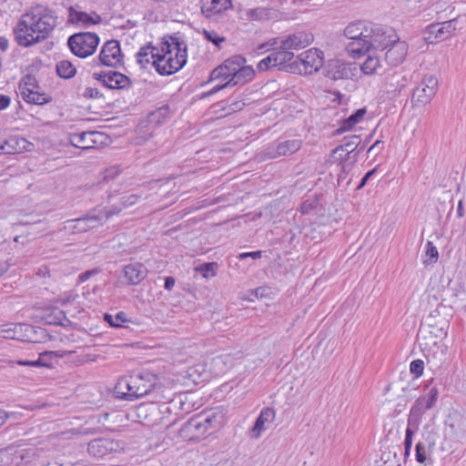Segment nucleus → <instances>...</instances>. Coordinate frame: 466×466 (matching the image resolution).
<instances>
[{"instance_id": "obj_1", "label": "nucleus", "mask_w": 466, "mask_h": 466, "mask_svg": "<svg viewBox=\"0 0 466 466\" xmlns=\"http://www.w3.org/2000/svg\"><path fill=\"white\" fill-rule=\"evenodd\" d=\"M58 24V16L54 10L35 5L22 15L14 28L15 40L24 47L34 46L48 38Z\"/></svg>"}, {"instance_id": "obj_2", "label": "nucleus", "mask_w": 466, "mask_h": 466, "mask_svg": "<svg viewBox=\"0 0 466 466\" xmlns=\"http://www.w3.org/2000/svg\"><path fill=\"white\" fill-rule=\"evenodd\" d=\"M245 63L246 59L241 56H231L211 72L210 79L225 81L230 86L245 84L255 75L254 69Z\"/></svg>"}, {"instance_id": "obj_3", "label": "nucleus", "mask_w": 466, "mask_h": 466, "mask_svg": "<svg viewBox=\"0 0 466 466\" xmlns=\"http://www.w3.org/2000/svg\"><path fill=\"white\" fill-rule=\"evenodd\" d=\"M172 42L163 44L162 52H158L157 59L152 66L163 76H169L178 71L187 62V47L180 44L177 38H171Z\"/></svg>"}, {"instance_id": "obj_4", "label": "nucleus", "mask_w": 466, "mask_h": 466, "mask_svg": "<svg viewBox=\"0 0 466 466\" xmlns=\"http://www.w3.org/2000/svg\"><path fill=\"white\" fill-rule=\"evenodd\" d=\"M368 37L364 39V43H360L363 55L373 49L385 50L391 43L398 40V35L395 30L389 26H382L380 25H373L370 23L369 27Z\"/></svg>"}, {"instance_id": "obj_5", "label": "nucleus", "mask_w": 466, "mask_h": 466, "mask_svg": "<svg viewBox=\"0 0 466 466\" xmlns=\"http://www.w3.org/2000/svg\"><path fill=\"white\" fill-rule=\"evenodd\" d=\"M323 53L317 48H310L299 56L297 60L289 65L290 71L300 75H311L323 66Z\"/></svg>"}, {"instance_id": "obj_6", "label": "nucleus", "mask_w": 466, "mask_h": 466, "mask_svg": "<svg viewBox=\"0 0 466 466\" xmlns=\"http://www.w3.org/2000/svg\"><path fill=\"white\" fill-rule=\"evenodd\" d=\"M99 44V37L96 33L83 32L69 36L67 45L72 53L78 57L85 58L96 51Z\"/></svg>"}, {"instance_id": "obj_7", "label": "nucleus", "mask_w": 466, "mask_h": 466, "mask_svg": "<svg viewBox=\"0 0 466 466\" xmlns=\"http://www.w3.org/2000/svg\"><path fill=\"white\" fill-rule=\"evenodd\" d=\"M370 23L357 21L348 25L344 30V35L349 39L352 40L347 46L348 53L354 58L360 57L363 55L360 43H364V39H367L369 27Z\"/></svg>"}, {"instance_id": "obj_8", "label": "nucleus", "mask_w": 466, "mask_h": 466, "mask_svg": "<svg viewBox=\"0 0 466 466\" xmlns=\"http://www.w3.org/2000/svg\"><path fill=\"white\" fill-rule=\"evenodd\" d=\"M438 84L439 82L435 76H425L420 84L413 90L412 103L417 106L429 104L437 93Z\"/></svg>"}, {"instance_id": "obj_9", "label": "nucleus", "mask_w": 466, "mask_h": 466, "mask_svg": "<svg viewBox=\"0 0 466 466\" xmlns=\"http://www.w3.org/2000/svg\"><path fill=\"white\" fill-rule=\"evenodd\" d=\"M128 380L129 387H131L129 396L132 400H135L151 392L155 388L157 378L155 374L146 371L129 376Z\"/></svg>"}, {"instance_id": "obj_10", "label": "nucleus", "mask_w": 466, "mask_h": 466, "mask_svg": "<svg viewBox=\"0 0 466 466\" xmlns=\"http://www.w3.org/2000/svg\"><path fill=\"white\" fill-rule=\"evenodd\" d=\"M438 390L431 388L427 395L419 397L414 404L412 405L408 422L411 426H419L420 423L422 414L427 410L434 407L438 399Z\"/></svg>"}, {"instance_id": "obj_11", "label": "nucleus", "mask_w": 466, "mask_h": 466, "mask_svg": "<svg viewBox=\"0 0 466 466\" xmlns=\"http://www.w3.org/2000/svg\"><path fill=\"white\" fill-rule=\"evenodd\" d=\"M108 137L106 134L98 131H87L73 133L69 135L70 144L77 148L89 149L96 148L107 143Z\"/></svg>"}, {"instance_id": "obj_12", "label": "nucleus", "mask_w": 466, "mask_h": 466, "mask_svg": "<svg viewBox=\"0 0 466 466\" xmlns=\"http://www.w3.org/2000/svg\"><path fill=\"white\" fill-rule=\"evenodd\" d=\"M122 447L118 441L109 438H98L88 443L87 451L90 455L96 458H103L107 454L116 452Z\"/></svg>"}, {"instance_id": "obj_13", "label": "nucleus", "mask_w": 466, "mask_h": 466, "mask_svg": "<svg viewBox=\"0 0 466 466\" xmlns=\"http://www.w3.org/2000/svg\"><path fill=\"white\" fill-rule=\"evenodd\" d=\"M122 63L120 44L116 40L107 41L102 47L99 54V64L106 66L116 67Z\"/></svg>"}, {"instance_id": "obj_14", "label": "nucleus", "mask_w": 466, "mask_h": 466, "mask_svg": "<svg viewBox=\"0 0 466 466\" xmlns=\"http://www.w3.org/2000/svg\"><path fill=\"white\" fill-rule=\"evenodd\" d=\"M93 77L111 89L127 88L131 84L130 79L127 76L116 71H109L107 73H94Z\"/></svg>"}, {"instance_id": "obj_15", "label": "nucleus", "mask_w": 466, "mask_h": 466, "mask_svg": "<svg viewBox=\"0 0 466 466\" xmlns=\"http://www.w3.org/2000/svg\"><path fill=\"white\" fill-rule=\"evenodd\" d=\"M30 329H33V326L26 323L5 324L0 326V336L28 342Z\"/></svg>"}, {"instance_id": "obj_16", "label": "nucleus", "mask_w": 466, "mask_h": 466, "mask_svg": "<svg viewBox=\"0 0 466 466\" xmlns=\"http://www.w3.org/2000/svg\"><path fill=\"white\" fill-rule=\"evenodd\" d=\"M409 46L405 41L398 40L386 48L385 61L391 66L403 63L408 54Z\"/></svg>"}, {"instance_id": "obj_17", "label": "nucleus", "mask_w": 466, "mask_h": 466, "mask_svg": "<svg viewBox=\"0 0 466 466\" xmlns=\"http://www.w3.org/2000/svg\"><path fill=\"white\" fill-rule=\"evenodd\" d=\"M102 224V216L88 214L83 218L66 221V228L73 233L86 232Z\"/></svg>"}, {"instance_id": "obj_18", "label": "nucleus", "mask_w": 466, "mask_h": 466, "mask_svg": "<svg viewBox=\"0 0 466 466\" xmlns=\"http://www.w3.org/2000/svg\"><path fill=\"white\" fill-rule=\"evenodd\" d=\"M168 412L169 408L166 404L157 405L155 403H148L138 408V416L140 418L144 416L147 423L152 425L162 423L163 417L158 418V416Z\"/></svg>"}, {"instance_id": "obj_19", "label": "nucleus", "mask_w": 466, "mask_h": 466, "mask_svg": "<svg viewBox=\"0 0 466 466\" xmlns=\"http://www.w3.org/2000/svg\"><path fill=\"white\" fill-rule=\"evenodd\" d=\"M312 41V37L306 33L299 32L288 35L280 41V47L283 50H299L308 46Z\"/></svg>"}, {"instance_id": "obj_20", "label": "nucleus", "mask_w": 466, "mask_h": 466, "mask_svg": "<svg viewBox=\"0 0 466 466\" xmlns=\"http://www.w3.org/2000/svg\"><path fill=\"white\" fill-rule=\"evenodd\" d=\"M102 21L101 16L96 13L87 14L86 12L77 11L73 6L68 8V23L81 24L87 26L90 25H98Z\"/></svg>"}, {"instance_id": "obj_21", "label": "nucleus", "mask_w": 466, "mask_h": 466, "mask_svg": "<svg viewBox=\"0 0 466 466\" xmlns=\"http://www.w3.org/2000/svg\"><path fill=\"white\" fill-rule=\"evenodd\" d=\"M123 271L127 283L129 285L139 284L147 274L146 267L140 263L128 264Z\"/></svg>"}, {"instance_id": "obj_22", "label": "nucleus", "mask_w": 466, "mask_h": 466, "mask_svg": "<svg viewBox=\"0 0 466 466\" xmlns=\"http://www.w3.org/2000/svg\"><path fill=\"white\" fill-rule=\"evenodd\" d=\"M205 429V425L202 420V417L199 415L191 418L187 420L180 430V434L183 437H187L189 439L197 438L198 435L204 434L207 431H203Z\"/></svg>"}, {"instance_id": "obj_23", "label": "nucleus", "mask_w": 466, "mask_h": 466, "mask_svg": "<svg viewBox=\"0 0 466 466\" xmlns=\"http://www.w3.org/2000/svg\"><path fill=\"white\" fill-rule=\"evenodd\" d=\"M361 139L360 136H350L345 137L343 139V143L338 146L333 151L332 154L335 157L336 155H339V159L344 160L347 159L350 153H352L360 145Z\"/></svg>"}, {"instance_id": "obj_24", "label": "nucleus", "mask_w": 466, "mask_h": 466, "mask_svg": "<svg viewBox=\"0 0 466 466\" xmlns=\"http://www.w3.org/2000/svg\"><path fill=\"white\" fill-rule=\"evenodd\" d=\"M202 13L209 17L231 7V0H201Z\"/></svg>"}, {"instance_id": "obj_25", "label": "nucleus", "mask_w": 466, "mask_h": 466, "mask_svg": "<svg viewBox=\"0 0 466 466\" xmlns=\"http://www.w3.org/2000/svg\"><path fill=\"white\" fill-rule=\"evenodd\" d=\"M405 86V79L400 73H393L385 77L383 90L390 96H396Z\"/></svg>"}, {"instance_id": "obj_26", "label": "nucleus", "mask_w": 466, "mask_h": 466, "mask_svg": "<svg viewBox=\"0 0 466 466\" xmlns=\"http://www.w3.org/2000/svg\"><path fill=\"white\" fill-rule=\"evenodd\" d=\"M301 145L302 141L297 138L279 142L274 151L270 153L271 157L292 155L301 147Z\"/></svg>"}, {"instance_id": "obj_27", "label": "nucleus", "mask_w": 466, "mask_h": 466, "mask_svg": "<svg viewBox=\"0 0 466 466\" xmlns=\"http://www.w3.org/2000/svg\"><path fill=\"white\" fill-rule=\"evenodd\" d=\"M275 415V410L271 408H265L261 410L252 428L255 438H258L261 432L267 429V423H271L274 420Z\"/></svg>"}, {"instance_id": "obj_28", "label": "nucleus", "mask_w": 466, "mask_h": 466, "mask_svg": "<svg viewBox=\"0 0 466 466\" xmlns=\"http://www.w3.org/2000/svg\"><path fill=\"white\" fill-rule=\"evenodd\" d=\"M325 75L332 80L348 78L350 76V68L347 65L339 61H331L328 64Z\"/></svg>"}, {"instance_id": "obj_29", "label": "nucleus", "mask_w": 466, "mask_h": 466, "mask_svg": "<svg viewBox=\"0 0 466 466\" xmlns=\"http://www.w3.org/2000/svg\"><path fill=\"white\" fill-rule=\"evenodd\" d=\"M456 29V20H449L441 24H433L429 26V33L435 35L436 38L446 39Z\"/></svg>"}, {"instance_id": "obj_30", "label": "nucleus", "mask_w": 466, "mask_h": 466, "mask_svg": "<svg viewBox=\"0 0 466 466\" xmlns=\"http://www.w3.org/2000/svg\"><path fill=\"white\" fill-rule=\"evenodd\" d=\"M366 113L367 110L365 107L358 109L356 112L351 114L348 118L341 122L340 127L335 131V134L339 135L353 128L363 119Z\"/></svg>"}, {"instance_id": "obj_31", "label": "nucleus", "mask_w": 466, "mask_h": 466, "mask_svg": "<svg viewBox=\"0 0 466 466\" xmlns=\"http://www.w3.org/2000/svg\"><path fill=\"white\" fill-rule=\"evenodd\" d=\"M158 56V49L151 46H146L140 48L137 54V63L143 68H147V65L152 64V61L157 59Z\"/></svg>"}, {"instance_id": "obj_32", "label": "nucleus", "mask_w": 466, "mask_h": 466, "mask_svg": "<svg viewBox=\"0 0 466 466\" xmlns=\"http://www.w3.org/2000/svg\"><path fill=\"white\" fill-rule=\"evenodd\" d=\"M29 143L23 137H11L5 142H2L3 152L5 154H15L23 149H27L26 145Z\"/></svg>"}, {"instance_id": "obj_33", "label": "nucleus", "mask_w": 466, "mask_h": 466, "mask_svg": "<svg viewBox=\"0 0 466 466\" xmlns=\"http://www.w3.org/2000/svg\"><path fill=\"white\" fill-rule=\"evenodd\" d=\"M56 70L57 75L65 79L73 77L76 73V66L68 60H61L57 62Z\"/></svg>"}, {"instance_id": "obj_34", "label": "nucleus", "mask_w": 466, "mask_h": 466, "mask_svg": "<svg viewBox=\"0 0 466 466\" xmlns=\"http://www.w3.org/2000/svg\"><path fill=\"white\" fill-rule=\"evenodd\" d=\"M199 417H202L205 429L203 431H208V429H218L223 422V416L221 412H213L208 414H203L199 415Z\"/></svg>"}, {"instance_id": "obj_35", "label": "nucleus", "mask_w": 466, "mask_h": 466, "mask_svg": "<svg viewBox=\"0 0 466 466\" xmlns=\"http://www.w3.org/2000/svg\"><path fill=\"white\" fill-rule=\"evenodd\" d=\"M29 331L31 334L28 338V342L44 343L51 339V336L44 328L33 326V329H30Z\"/></svg>"}, {"instance_id": "obj_36", "label": "nucleus", "mask_w": 466, "mask_h": 466, "mask_svg": "<svg viewBox=\"0 0 466 466\" xmlns=\"http://www.w3.org/2000/svg\"><path fill=\"white\" fill-rule=\"evenodd\" d=\"M25 101L35 105H43L48 101L44 93H40L39 89L31 90L29 92L22 91L21 95Z\"/></svg>"}, {"instance_id": "obj_37", "label": "nucleus", "mask_w": 466, "mask_h": 466, "mask_svg": "<svg viewBox=\"0 0 466 466\" xmlns=\"http://www.w3.org/2000/svg\"><path fill=\"white\" fill-rule=\"evenodd\" d=\"M128 377L120 379L115 387V393L121 399L132 400L129 392H131V387H129Z\"/></svg>"}, {"instance_id": "obj_38", "label": "nucleus", "mask_w": 466, "mask_h": 466, "mask_svg": "<svg viewBox=\"0 0 466 466\" xmlns=\"http://www.w3.org/2000/svg\"><path fill=\"white\" fill-rule=\"evenodd\" d=\"M271 54L276 61V66H285L287 63L290 62L294 58L292 51L283 50L280 46L279 50H276Z\"/></svg>"}, {"instance_id": "obj_39", "label": "nucleus", "mask_w": 466, "mask_h": 466, "mask_svg": "<svg viewBox=\"0 0 466 466\" xmlns=\"http://www.w3.org/2000/svg\"><path fill=\"white\" fill-rule=\"evenodd\" d=\"M380 62L378 56H369L364 63L361 65V70L366 75H372L376 73L377 68L380 67Z\"/></svg>"}, {"instance_id": "obj_40", "label": "nucleus", "mask_w": 466, "mask_h": 466, "mask_svg": "<svg viewBox=\"0 0 466 466\" xmlns=\"http://www.w3.org/2000/svg\"><path fill=\"white\" fill-rule=\"evenodd\" d=\"M167 112H168V108L165 107V106L159 107L156 111L151 112L147 116L148 123L150 125H155V126L160 125L161 123H163V121L167 117Z\"/></svg>"}, {"instance_id": "obj_41", "label": "nucleus", "mask_w": 466, "mask_h": 466, "mask_svg": "<svg viewBox=\"0 0 466 466\" xmlns=\"http://www.w3.org/2000/svg\"><path fill=\"white\" fill-rule=\"evenodd\" d=\"M35 89H40L35 77L32 75L24 76L19 84L20 93L22 94V91L26 93Z\"/></svg>"}, {"instance_id": "obj_42", "label": "nucleus", "mask_w": 466, "mask_h": 466, "mask_svg": "<svg viewBox=\"0 0 466 466\" xmlns=\"http://www.w3.org/2000/svg\"><path fill=\"white\" fill-rule=\"evenodd\" d=\"M218 268V264L215 262L210 263H203L197 267L195 269L202 274V276L206 279L209 277H214L216 275V270Z\"/></svg>"}, {"instance_id": "obj_43", "label": "nucleus", "mask_w": 466, "mask_h": 466, "mask_svg": "<svg viewBox=\"0 0 466 466\" xmlns=\"http://www.w3.org/2000/svg\"><path fill=\"white\" fill-rule=\"evenodd\" d=\"M425 254H426V257H428V258H426L424 260V264H426V265L433 264L438 260L439 252L437 250V248L433 245V243L431 241H428L426 243Z\"/></svg>"}, {"instance_id": "obj_44", "label": "nucleus", "mask_w": 466, "mask_h": 466, "mask_svg": "<svg viewBox=\"0 0 466 466\" xmlns=\"http://www.w3.org/2000/svg\"><path fill=\"white\" fill-rule=\"evenodd\" d=\"M418 428H419V426H411L408 422V426H407L406 433H405V441H404V448H405V452L407 454L410 452V451L411 449L413 434H414L415 431L418 430Z\"/></svg>"}, {"instance_id": "obj_45", "label": "nucleus", "mask_w": 466, "mask_h": 466, "mask_svg": "<svg viewBox=\"0 0 466 466\" xmlns=\"http://www.w3.org/2000/svg\"><path fill=\"white\" fill-rule=\"evenodd\" d=\"M272 67H276V61L273 58L272 54H269L258 64V69L259 71H266Z\"/></svg>"}, {"instance_id": "obj_46", "label": "nucleus", "mask_w": 466, "mask_h": 466, "mask_svg": "<svg viewBox=\"0 0 466 466\" xmlns=\"http://www.w3.org/2000/svg\"><path fill=\"white\" fill-rule=\"evenodd\" d=\"M424 370V363L420 360H416L411 361L410 365V370L412 374H414L416 377H420L422 375Z\"/></svg>"}, {"instance_id": "obj_47", "label": "nucleus", "mask_w": 466, "mask_h": 466, "mask_svg": "<svg viewBox=\"0 0 466 466\" xmlns=\"http://www.w3.org/2000/svg\"><path fill=\"white\" fill-rule=\"evenodd\" d=\"M447 348L441 349L440 352H434L432 354V361L438 367H441L447 360L446 357Z\"/></svg>"}, {"instance_id": "obj_48", "label": "nucleus", "mask_w": 466, "mask_h": 466, "mask_svg": "<svg viewBox=\"0 0 466 466\" xmlns=\"http://www.w3.org/2000/svg\"><path fill=\"white\" fill-rule=\"evenodd\" d=\"M65 318L63 311H58V315H48L46 317V323L49 325H62V320Z\"/></svg>"}, {"instance_id": "obj_49", "label": "nucleus", "mask_w": 466, "mask_h": 466, "mask_svg": "<svg viewBox=\"0 0 466 466\" xmlns=\"http://www.w3.org/2000/svg\"><path fill=\"white\" fill-rule=\"evenodd\" d=\"M204 35L208 41L212 42L217 46H219V44L224 41V38L219 37L215 32L204 31Z\"/></svg>"}, {"instance_id": "obj_50", "label": "nucleus", "mask_w": 466, "mask_h": 466, "mask_svg": "<svg viewBox=\"0 0 466 466\" xmlns=\"http://www.w3.org/2000/svg\"><path fill=\"white\" fill-rule=\"evenodd\" d=\"M121 210H122V208L112 207L109 209H105L103 211H100L98 215L102 216V220H103L104 218L107 219L110 217L118 214Z\"/></svg>"}, {"instance_id": "obj_51", "label": "nucleus", "mask_w": 466, "mask_h": 466, "mask_svg": "<svg viewBox=\"0 0 466 466\" xmlns=\"http://www.w3.org/2000/svg\"><path fill=\"white\" fill-rule=\"evenodd\" d=\"M446 327H447V325L445 323H443V325L441 326L440 328H437L434 325H430V328H431L430 332L434 334V336L436 338L443 337V336H446V334H447Z\"/></svg>"}, {"instance_id": "obj_52", "label": "nucleus", "mask_w": 466, "mask_h": 466, "mask_svg": "<svg viewBox=\"0 0 466 466\" xmlns=\"http://www.w3.org/2000/svg\"><path fill=\"white\" fill-rule=\"evenodd\" d=\"M416 459L419 462H424L426 460L425 446L420 442L416 445Z\"/></svg>"}, {"instance_id": "obj_53", "label": "nucleus", "mask_w": 466, "mask_h": 466, "mask_svg": "<svg viewBox=\"0 0 466 466\" xmlns=\"http://www.w3.org/2000/svg\"><path fill=\"white\" fill-rule=\"evenodd\" d=\"M115 319V327H122L125 322H129L125 312L120 311L117 314L114 315Z\"/></svg>"}, {"instance_id": "obj_54", "label": "nucleus", "mask_w": 466, "mask_h": 466, "mask_svg": "<svg viewBox=\"0 0 466 466\" xmlns=\"http://www.w3.org/2000/svg\"><path fill=\"white\" fill-rule=\"evenodd\" d=\"M317 207V201L316 200H306L301 205V212L303 214H309L312 209H314Z\"/></svg>"}, {"instance_id": "obj_55", "label": "nucleus", "mask_w": 466, "mask_h": 466, "mask_svg": "<svg viewBox=\"0 0 466 466\" xmlns=\"http://www.w3.org/2000/svg\"><path fill=\"white\" fill-rule=\"evenodd\" d=\"M138 197L137 195H130L122 198V208H127L137 203Z\"/></svg>"}, {"instance_id": "obj_56", "label": "nucleus", "mask_w": 466, "mask_h": 466, "mask_svg": "<svg viewBox=\"0 0 466 466\" xmlns=\"http://www.w3.org/2000/svg\"><path fill=\"white\" fill-rule=\"evenodd\" d=\"M118 173H119V170L116 167H112L110 168H107L105 171L104 180L114 179L118 175Z\"/></svg>"}, {"instance_id": "obj_57", "label": "nucleus", "mask_w": 466, "mask_h": 466, "mask_svg": "<svg viewBox=\"0 0 466 466\" xmlns=\"http://www.w3.org/2000/svg\"><path fill=\"white\" fill-rule=\"evenodd\" d=\"M247 258L258 259L261 258V251L245 252L238 255L239 259H245Z\"/></svg>"}, {"instance_id": "obj_58", "label": "nucleus", "mask_w": 466, "mask_h": 466, "mask_svg": "<svg viewBox=\"0 0 466 466\" xmlns=\"http://www.w3.org/2000/svg\"><path fill=\"white\" fill-rule=\"evenodd\" d=\"M376 170H377V168H373L372 170H370L369 172H367L365 174V176L362 177L360 185L358 186V189L362 188L366 185L367 181L375 174Z\"/></svg>"}, {"instance_id": "obj_59", "label": "nucleus", "mask_w": 466, "mask_h": 466, "mask_svg": "<svg viewBox=\"0 0 466 466\" xmlns=\"http://www.w3.org/2000/svg\"><path fill=\"white\" fill-rule=\"evenodd\" d=\"M99 95V91L96 88L87 87L84 92V96L88 98L97 97Z\"/></svg>"}, {"instance_id": "obj_60", "label": "nucleus", "mask_w": 466, "mask_h": 466, "mask_svg": "<svg viewBox=\"0 0 466 466\" xmlns=\"http://www.w3.org/2000/svg\"><path fill=\"white\" fill-rule=\"evenodd\" d=\"M11 99L8 96L0 95V110L5 109L10 105Z\"/></svg>"}, {"instance_id": "obj_61", "label": "nucleus", "mask_w": 466, "mask_h": 466, "mask_svg": "<svg viewBox=\"0 0 466 466\" xmlns=\"http://www.w3.org/2000/svg\"><path fill=\"white\" fill-rule=\"evenodd\" d=\"M175 283H176V280L173 277L165 278V284H164L165 289H167L168 291L172 290L175 286Z\"/></svg>"}, {"instance_id": "obj_62", "label": "nucleus", "mask_w": 466, "mask_h": 466, "mask_svg": "<svg viewBox=\"0 0 466 466\" xmlns=\"http://www.w3.org/2000/svg\"><path fill=\"white\" fill-rule=\"evenodd\" d=\"M76 295H72V294H68L66 295V297L64 298H60L58 299V301L62 304V305H66L67 303H70L71 301L75 300L76 299Z\"/></svg>"}, {"instance_id": "obj_63", "label": "nucleus", "mask_w": 466, "mask_h": 466, "mask_svg": "<svg viewBox=\"0 0 466 466\" xmlns=\"http://www.w3.org/2000/svg\"><path fill=\"white\" fill-rule=\"evenodd\" d=\"M96 273L95 270H88V271H86L84 273H82L80 276H79V280L84 282L86 281V279H88V278L92 275H94Z\"/></svg>"}, {"instance_id": "obj_64", "label": "nucleus", "mask_w": 466, "mask_h": 466, "mask_svg": "<svg viewBox=\"0 0 466 466\" xmlns=\"http://www.w3.org/2000/svg\"><path fill=\"white\" fill-rule=\"evenodd\" d=\"M244 106H245V103H243V102H235L230 105V110L231 111H238V110H241Z\"/></svg>"}]
</instances>
